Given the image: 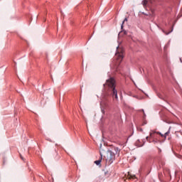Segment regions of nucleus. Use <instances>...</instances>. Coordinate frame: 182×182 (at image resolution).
Here are the masks:
<instances>
[{"label":"nucleus","mask_w":182,"mask_h":182,"mask_svg":"<svg viewBox=\"0 0 182 182\" xmlns=\"http://www.w3.org/2000/svg\"><path fill=\"white\" fill-rule=\"evenodd\" d=\"M128 178L129 180H132V178L133 180H134V178H136V175H132L130 174V173H128Z\"/></svg>","instance_id":"39448f33"},{"label":"nucleus","mask_w":182,"mask_h":182,"mask_svg":"<svg viewBox=\"0 0 182 182\" xmlns=\"http://www.w3.org/2000/svg\"><path fill=\"white\" fill-rule=\"evenodd\" d=\"M21 159L22 160H23V157L21 156Z\"/></svg>","instance_id":"ddd939ff"},{"label":"nucleus","mask_w":182,"mask_h":182,"mask_svg":"<svg viewBox=\"0 0 182 182\" xmlns=\"http://www.w3.org/2000/svg\"><path fill=\"white\" fill-rule=\"evenodd\" d=\"M114 159H116V154H114L111 150H108L104 155L103 160L106 161V164L107 166H110V164L114 161Z\"/></svg>","instance_id":"20e7f679"},{"label":"nucleus","mask_w":182,"mask_h":182,"mask_svg":"<svg viewBox=\"0 0 182 182\" xmlns=\"http://www.w3.org/2000/svg\"><path fill=\"white\" fill-rule=\"evenodd\" d=\"M95 164H96L97 166H99V164H100V163H102V159H99V160H97V161H95Z\"/></svg>","instance_id":"0eeeda50"},{"label":"nucleus","mask_w":182,"mask_h":182,"mask_svg":"<svg viewBox=\"0 0 182 182\" xmlns=\"http://www.w3.org/2000/svg\"><path fill=\"white\" fill-rule=\"evenodd\" d=\"M102 113H105V109H102Z\"/></svg>","instance_id":"f8f14e48"},{"label":"nucleus","mask_w":182,"mask_h":182,"mask_svg":"<svg viewBox=\"0 0 182 182\" xmlns=\"http://www.w3.org/2000/svg\"><path fill=\"white\" fill-rule=\"evenodd\" d=\"M144 124H147V122H144L143 125H144Z\"/></svg>","instance_id":"9b49d317"},{"label":"nucleus","mask_w":182,"mask_h":182,"mask_svg":"<svg viewBox=\"0 0 182 182\" xmlns=\"http://www.w3.org/2000/svg\"><path fill=\"white\" fill-rule=\"evenodd\" d=\"M158 96L159 99H163V97L161 96V95L159 94Z\"/></svg>","instance_id":"1a4fd4ad"},{"label":"nucleus","mask_w":182,"mask_h":182,"mask_svg":"<svg viewBox=\"0 0 182 182\" xmlns=\"http://www.w3.org/2000/svg\"><path fill=\"white\" fill-rule=\"evenodd\" d=\"M124 50L123 48H120L119 47L117 48V52L115 53V58L117 59L116 64L114 67V69L117 72V68L119 65L122 63V60H123V53Z\"/></svg>","instance_id":"7ed1b4c3"},{"label":"nucleus","mask_w":182,"mask_h":182,"mask_svg":"<svg viewBox=\"0 0 182 182\" xmlns=\"http://www.w3.org/2000/svg\"><path fill=\"white\" fill-rule=\"evenodd\" d=\"M124 22H127V18H125L124 20L123 21L122 24V28H123V24L124 23Z\"/></svg>","instance_id":"6e6552de"},{"label":"nucleus","mask_w":182,"mask_h":182,"mask_svg":"<svg viewBox=\"0 0 182 182\" xmlns=\"http://www.w3.org/2000/svg\"><path fill=\"white\" fill-rule=\"evenodd\" d=\"M114 83H115L114 79L110 78L109 80H107L106 85L108 87H110L111 95L113 99H115V100H119V97H117V90H116Z\"/></svg>","instance_id":"f03ea898"},{"label":"nucleus","mask_w":182,"mask_h":182,"mask_svg":"<svg viewBox=\"0 0 182 182\" xmlns=\"http://www.w3.org/2000/svg\"><path fill=\"white\" fill-rule=\"evenodd\" d=\"M159 134L161 136L164 137V139H166L167 137V136H168V134H170V129L166 132L164 134H161L160 132H156L154 131H152L149 133V136H146V141H148L149 143H154V144H156V143H157L159 141V140H157L156 139V136L154 134Z\"/></svg>","instance_id":"f257e3e1"},{"label":"nucleus","mask_w":182,"mask_h":182,"mask_svg":"<svg viewBox=\"0 0 182 182\" xmlns=\"http://www.w3.org/2000/svg\"><path fill=\"white\" fill-rule=\"evenodd\" d=\"M105 174H107V172H105Z\"/></svg>","instance_id":"4468645a"},{"label":"nucleus","mask_w":182,"mask_h":182,"mask_svg":"<svg viewBox=\"0 0 182 182\" xmlns=\"http://www.w3.org/2000/svg\"><path fill=\"white\" fill-rule=\"evenodd\" d=\"M140 112H143L144 116H146V114L144 113V109H141Z\"/></svg>","instance_id":"9d476101"},{"label":"nucleus","mask_w":182,"mask_h":182,"mask_svg":"<svg viewBox=\"0 0 182 182\" xmlns=\"http://www.w3.org/2000/svg\"><path fill=\"white\" fill-rule=\"evenodd\" d=\"M114 150L115 151V154H120V149H119V147L114 148Z\"/></svg>","instance_id":"423d86ee"}]
</instances>
